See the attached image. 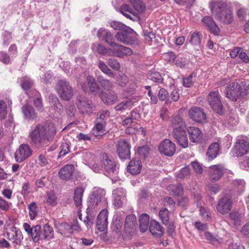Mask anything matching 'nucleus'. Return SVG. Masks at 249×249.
<instances>
[{
    "label": "nucleus",
    "mask_w": 249,
    "mask_h": 249,
    "mask_svg": "<svg viewBox=\"0 0 249 249\" xmlns=\"http://www.w3.org/2000/svg\"><path fill=\"white\" fill-rule=\"evenodd\" d=\"M171 125L173 130L186 127L184 122L181 116L179 115H176L173 117Z\"/></svg>",
    "instance_id": "obj_37"
},
{
    "label": "nucleus",
    "mask_w": 249,
    "mask_h": 249,
    "mask_svg": "<svg viewBox=\"0 0 249 249\" xmlns=\"http://www.w3.org/2000/svg\"><path fill=\"white\" fill-rule=\"evenodd\" d=\"M189 42L195 46H198L201 43V35L197 31H195L191 34Z\"/></svg>",
    "instance_id": "obj_46"
},
{
    "label": "nucleus",
    "mask_w": 249,
    "mask_h": 249,
    "mask_svg": "<svg viewBox=\"0 0 249 249\" xmlns=\"http://www.w3.org/2000/svg\"><path fill=\"white\" fill-rule=\"evenodd\" d=\"M56 228L58 229L59 232L67 237L69 236L71 234V226L67 223L59 224Z\"/></svg>",
    "instance_id": "obj_42"
},
{
    "label": "nucleus",
    "mask_w": 249,
    "mask_h": 249,
    "mask_svg": "<svg viewBox=\"0 0 249 249\" xmlns=\"http://www.w3.org/2000/svg\"><path fill=\"white\" fill-rule=\"evenodd\" d=\"M21 111L24 118L29 121L34 120L36 118L34 109L29 105H24L21 108Z\"/></svg>",
    "instance_id": "obj_33"
},
{
    "label": "nucleus",
    "mask_w": 249,
    "mask_h": 249,
    "mask_svg": "<svg viewBox=\"0 0 249 249\" xmlns=\"http://www.w3.org/2000/svg\"><path fill=\"white\" fill-rule=\"evenodd\" d=\"M97 81L105 90H109L113 88L114 84L113 82L107 79L104 78L103 76H99L97 78Z\"/></svg>",
    "instance_id": "obj_43"
},
{
    "label": "nucleus",
    "mask_w": 249,
    "mask_h": 249,
    "mask_svg": "<svg viewBox=\"0 0 249 249\" xmlns=\"http://www.w3.org/2000/svg\"><path fill=\"white\" fill-rule=\"evenodd\" d=\"M109 116V112L108 110H102L98 113L96 121L106 124V120L108 118Z\"/></svg>",
    "instance_id": "obj_55"
},
{
    "label": "nucleus",
    "mask_w": 249,
    "mask_h": 249,
    "mask_svg": "<svg viewBox=\"0 0 249 249\" xmlns=\"http://www.w3.org/2000/svg\"><path fill=\"white\" fill-rule=\"evenodd\" d=\"M138 100V97H134L124 101L116 106L115 108L117 111H123L132 107L134 103L137 102Z\"/></svg>",
    "instance_id": "obj_35"
},
{
    "label": "nucleus",
    "mask_w": 249,
    "mask_h": 249,
    "mask_svg": "<svg viewBox=\"0 0 249 249\" xmlns=\"http://www.w3.org/2000/svg\"><path fill=\"white\" fill-rule=\"evenodd\" d=\"M110 55L120 58L130 56L133 53V51L130 48L116 42L110 48Z\"/></svg>",
    "instance_id": "obj_11"
},
{
    "label": "nucleus",
    "mask_w": 249,
    "mask_h": 249,
    "mask_svg": "<svg viewBox=\"0 0 249 249\" xmlns=\"http://www.w3.org/2000/svg\"><path fill=\"white\" fill-rule=\"evenodd\" d=\"M232 191H230L229 193L226 191L224 196L218 200L216 209L219 213L224 214L231 210L232 206Z\"/></svg>",
    "instance_id": "obj_5"
},
{
    "label": "nucleus",
    "mask_w": 249,
    "mask_h": 249,
    "mask_svg": "<svg viewBox=\"0 0 249 249\" xmlns=\"http://www.w3.org/2000/svg\"><path fill=\"white\" fill-rule=\"evenodd\" d=\"M159 150L161 154L167 156H172L175 153L176 146L170 140L165 139L160 143Z\"/></svg>",
    "instance_id": "obj_16"
},
{
    "label": "nucleus",
    "mask_w": 249,
    "mask_h": 249,
    "mask_svg": "<svg viewBox=\"0 0 249 249\" xmlns=\"http://www.w3.org/2000/svg\"><path fill=\"white\" fill-rule=\"evenodd\" d=\"M159 216L162 220L163 223H168L169 220V212L166 209H162L159 212Z\"/></svg>",
    "instance_id": "obj_52"
},
{
    "label": "nucleus",
    "mask_w": 249,
    "mask_h": 249,
    "mask_svg": "<svg viewBox=\"0 0 249 249\" xmlns=\"http://www.w3.org/2000/svg\"><path fill=\"white\" fill-rule=\"evenodd\" d=\"M233 185L234 187V190L240 194L243 192L245 187V182L242 179H235L233 182Z\"/></svg>",
    "instance_id": "obj_49"
},
{
    "label": "nucleus",
    "mask_w": 249,
    "mask_h": 249,
    "mask_svg": "<svg viewBox=\"0 0 249 249\" xmlns=\"http://www.w3.org/2000/svg\"><path fill=\"white\" fill-rule=\"evenodd\" d=\"M29 216L31 220H34L38 214L36 204L35 202H32L28 205Z\"/></svg>",
    "instance_id": "obj_50"
},
{
    "label": "nucleus",
    "mask_w": 249,
    "mask_h": 249,
    "mask_svg": "<svg viewBox=\"0 0 249 249\" xmlns=\"http://www.w3.org/2000/svg\"><path fill=\"white\" fill-rule=\"evenodd\" d=\"M226 90V96L232 101H236L239 98H244L247 95L246 91L241 90V86L237 82L229 84Z\"/></svg>",
    "instance_id": "obj_7"
},
{
    "label": "nucleus",
    "mask_w": 249,
    "mask_h": 249,
    "mask_svg": "<svg viewBox=\"0 0 249 249\" xmlns=\"http://www.w3.org/2000/svg\"><path fill=\"white\" fill-rule=\"evenodd\" d=\"M148 78L154 82L161 83L163 81L161 74L159 72L155 71H151Z\"/></svg>",
    "instance_id": "obj_51"
},
{
    "label": "nucleus",
    "mask_w": 249,
    "mask_h": 249,
    "mask_svg": "<svg viewBox=\"0 0 249 249\" xmlns=\"http://www.w3.org/2000/svg\"><path fill=\"white\" fill-rule=\"evenodd\" d=\"M76 105L80 112L82 114L91 113L94 109V106L91 102L81 95L76 97Z\"/></svg>",
    "instance_id": "obj_9"
},
{
    "label": "nucleus",
    "mask_w": 249,
    "mask_h": 249,
    "mask_svg": "<svg viewBox=\"0 0 249 249\" xmlns=\"http://www.w3.org/2000/svg\"><path fill=\"white\" fill-rule=\"evenodd\" d=\"M200 214L203 218L207 221H209L211 218V212L205 207L201 206L199 208Z\"/></svg>",
    "instance_id": "obj_56"
},
{
    "label": "nucleus",
    "mask_w": 249,
    "mask_h": 249,
    "mask_svg": "<svg viewBox=\"0 0 249 249\" xmlns=\"http://www.w3.org/2000/svg\"><path fill=\"white\" fill-rule=\"evenodd\" d=\"M219 150V144L218 142L212 143L209 147L206 156L209 160H213L216 158Z\"/></svg>",
    "instance_id": "obj_34"
},
{
    "label": "nucleus",
    "mask_w": 249,
    "mask_h": 249,
    "mask_svg": "<svg viewBox=\"0 0 249 249\" xmlns=\"http://www.w3.org/2000/svg\"><path fill=\"white\" fill-rule=\"evenodd\" d=\"M231 219L235 225H239L241 222V214L237 212H232L229 214Z\"/></svg>",
    "instance_id": "obj_53"
},
{
    "label": "nucleus",
    "mask_w": 249,
    "mask_h": 249,
    "mask_svg": "<svg viewBox=\"0 0 249 249\" xmlns=\"http://www.w3.org/2000/svg\"><path fill=\"white\" fill-rule=\"evenodd\" d=\"M196 79V74L192 73L183 79V85L185 87H191Z\"/></svg>",
    "instance_id": "obj_48"
},
{
    "label": "nucleus",
    "mask_w": 249,
    "mask_h": 249,
    "mask_svg": "<svg viewBox=\"0 0 249 249\" xmlns=\"http://www.w3.org/2000/svg\"><path fill=\"white\" fill-rule=\"evenodd\" d=\"M32 153V151L28 144H21L15 154L17 161L21 162L29 158Z\"/></svg>",
    "instance_id": "obj_15"
},
{
    "label": "nucleus",
    "mask_w": 249,
    "mask_h": 249,
    "mask_svg": "<svg viewBox=\"0 0 249 249\" xmlns=\"http://www.w3.org/2000/svg\"><path fill=\"white\" fill-rule=\"evenodd\" d=\"M56 133V128L53 124H38L30 133L31 142L36 147L48 145L53 141Z\"/></svg>",
    "instance_id": "obj_1"
},
{
    "label": "nucleus",
    "mask_w": 249,
    "mask_h": 249,
    "mask_svg": "<svg viewBox=\"0 0 249 249\" xmlns=\"http://www.w3.org/2000/svg\"><path fill=\"white\" fill-rule=\"evenodd\" d=\"M215 18L224 23L230 24L233 20L232 11L227 7Z\"/></svg>",
    "instance_id": "obj_27"
},
{
    "label": "nucleus",
    "mask_w": 249,
    "mask_h": 249,
    "mask_svg": "<svg viewBox=\"0 0 249 249\" xmlns=\"http://www.w3.org/2000/svg\"><path fill=\"white\" fill-rule=\"evenodd\" d=\"M99 96L102 101L107 105L113 104L118 100V95L114 91H110L108 93L101 91L100 92Z\"/></svg>",
    "instance_id": "obj_23"
},
{
    "label": "nucleus",
    "mask_w": 249,
    "mask_h": 249,
    "mask_svg": "<svg viewBox=\"0 0 249 249\" xmlns=\"http://www.w3.org/2000/svg\"><path fill=\"white\" fill-rule=\"evenodd\" d=\"M149 231L156 237H160L163 234V229L159 223L155 220H152L149 226Z\"/></svg>",
    "instance_id": "obj_31"
},
{
    "label": "nucleus",
    "mask_w": 249,
    "mask_h": 249,
    "mask_svg": "<svg viewBox=\"0 0 249 249\" xmlns=\"http://www.w3.org/2000/svg\"><path fill=\"white\" fill-rule=\"evenodd\" d=\"M48 100L52 110L59 114L63 112V107L56 95H50L48 97Z\"/></svg>",
    "instance_id": "obj_24"
},
{
    "label": "nucleus",
    "mask_w": 249,
    "mask_h": 249,
    "mask_svg": "<svg viewBox=\"0 0 249 249\" xmlns=\"http://www.w3.org/2000/svg\"><path fill=\"white\" fill-rule=\"evenodd\" d=\"M95 126L92 130V134L97 139H100L105 133L104 127L105 126V123H100L96 121Z\"/></svg>",
    "instance_id": "obj_36"
},
{
    "label": "nucleus",
    "mask_w": 249,
    "mask_h": 249,
    "mask_svg": "<svg viewBox=\"0 0 249 249\" xmlns=\"http://www.w3.org/2000/svg\"><path fill=\"white\" fill-rule=\"evenodd\" d=\"M6 237L13 243L19 245L23 239L21 231L15 227H12L6 232Z\"/></svg>",
    "instance_id": "obj_20"
},
{
    "label": "nucleus",
    "mask_w": 249,
    "mask_h": 249,
    "mask_svg": "<svg viewBox=\"0 0 249 249\" xmlns=\"http://www.w3.org/2000/svg\"><path fill=\"white\" fill-rule=\"evenodd\" d=\"M30 235L31 236L33 241L35 243H40L43 241L41 228L39 225L32 227V231Z\"/></svg>",
    "instance_id": "obj_32"
},
{
    "label": "nucleus",
    "mask_w": 249,
    "mask_h": 249,
    "mask_svg": "<svg viewBox=\"0 0 249 249\" xmlns=\"http://www.w3.org/2000/svg\"><path fill=\"white\" fill-rule=\"evenodd\" d=\"M108 65L115 71H119L120 65L118 61L115 58H109L107 61Z\"/></svg>",
    "instance_id": "obj_58"
},
{
    "label": "nucleus",
    "mask_w": 249,
    "mask_h": 249,
    "mask_svg": "<svg viewBox=\"0 0 249 249\" xmlns=\"http://www.w3.org/2000/svg\"><path fill=\"white\" fill-rule=\"evenodd\" d=\"M132 5L134 11L137 13L143 12L145 9V5L142 0H128Z\"/></svg>",
    "instance_id": "obj_40"
},
{
    "label": "nucleus",
    "mask_w": 249,
    "mask_h": 249,
    "mask_svg": "<svg viewBox=\"0 0 249 249\" xmlns=\"http://www.w3.org/2000/svg\"><path fill=\"white\" fill-rule=\"evenodd\" d=\"M139 115L135 111H132L131 113V117H128L122 122V124L124 126H129L134 121L139 118Z\"/></svg>",
    "instance_id": "obj_47"
},
{
    "label": "nucleus",
    "mask_w": 249,
    "mask_h": 249,
    "mask_svg": "<svg viewBox=\"0 0 249 249\" xmlns=\"http://www.w3.org/2000/svg\"><path fill=\"white\" fill-rule=\"evenodd\" d=\"M97 36L101 40L105 41L110 47L115 43L111 33L105 29H100L97 32Z\"/></svg>",
    "instance_id": "obj_25"
},
{
    "label": "nucleus",
    "mask_w": 249,
    "mask_h": 249,
    "mask_svg": "<svg viewBox=\"0 0 249 249\" xmlns=\"http://www.w3.org/2000/svg\"><path fill=\"white\" fill-rule=\"evenodd\" d=\"M249 150V143L244 140L237 141L231 150L232 156H242L248 153Z\"/></svg>",
    "instance_id": "obj_14"
},
{
    "label": "nucleus",
    "mask_w": 249,
    "mask_h": 249,
    "mask_svg": "<svg viewBox=\"0 0 249 249\" xmlns=\"http://www.w3.org/2000/svg\"><path fill=\"white\" fill-rule=\"evenodd\" d=\"M224 168L221 165H213L210 167L209 176L210 180L213 182H216L222 177L224 173Z\"/></svg>",
    "instance_id": "obj_18"
},
{
    "label": "nucleus",
    "mask_w": 249,
    "mask_h": 249,
    "mask_svg": "<svg viewBox=\"0 0 249 249\" xmlns=\"http://www.w3.org/2000/svg\"><path fill=\"white\" fill-rule=\"evenodd\" d=\"M187 130L191 142L198 143L200 141L202 137V134L199 128L195 126H190L188 127Z\"/></svg>",
    "instance_id": "obj_26"
},
{
    "label": "nucleus",
    "mask_w": 249,
    "mask_h": 249,
    "mask_svg": "<svg viewBox=\"0 0 249 249\" xmlns=\"http://www.w3.org/2000/svg\"><path fill=\"white\" fill-rule=\"evenodd\" d=\"M110 26L116 30H120L122 31L123 30L127 28V27L123 24L122 23L116 21H113L110 23Z\"/></svg>",
    "instance_id": "obj_57"
},
{
    "label": "nucleus",
    "mask_w": 249,
    "mask_h": 249,
    "mask_svg": "<svg viewBox=\"0 0 249 249\" xmlns=\"http://www.w3.org/2000/svg\"><path fill=\"white\" fill-rule=\"evenodd\" d=\"M120 11L124 16L131 20L135 21L139 18L138 14L127 4H122L120 8Z\"/></svg>",
    "instance_id": "obj_22"
},
{
    "label": "nucleus",
    "mask_w": 249,
    "mask_h": 249,
    "mask_svg": "<svg viewBox=\"0 0 249 249\" xmlns=\"http://www.w3.org/2000/svg\"><path fill=\"white\" fill-rule=\"evenodd\" d=\"M92 49L99 54L110 56V48L107 49L100 44H93L92 46Z\"/></svg>",
    "instance_id": "obj_44"
},
{
    "label": "nucleus",
    "mask_w": 249,
    "mask_h": 249,
    "mask_svg": "<svg viewBox=\"0 0 249 249\" xmlns=\"http://www.w3.org/2000/svg\"><path fill=\"white\" fill-rule=\"evenodd\" d=\"M138 35L131 28H126L122 31L118 32L115 37L116 40L124 44H137L139 43Z\"/></svg>",
    "instance_id": "obj_4"
},
{
    "label": "nucleus",
    "mask_w": 249,
    "mask_h": 249,
    "mask_svg": "<svg viewBox=\"0 0 249 249\" xmlns=\"http://www.w3.org/2000/svg\"><path fill=\"white\" fill-rule=\"evenodd\" d=\"M84 189L82 187H77L74 191L73 200L77 207L80 206L82 204V197Z\"/></svg>",
    "instance_id": "obj_38"
},
{
    "label": "nucleus",
    "mask_w": 249,
    "mask_h": 249,
    "mask_svg": "<svg viewBox=\"0 0 249 249\" xmlns=\"http://www.w3.org/2000/svg\"><path fill=\"white\" fill-rule=\"evenodd\" d=\"M122 226V223L118 219L114 220L111 226V229L113 232L119 233L120 232Z\"/></svg>",
    "instance_id": "obj_59"
},
{
    "label": "nucleus",
    "mask_w": 249,
    "mask_h": 249,
    "mask_svg": "<svg viewBox=\"0 0 249 249\" xmlns=\"http://www.w3.org/2000/svg\"><path fill=\"white\" fill-rule=\"evenodd\" d=\"M107 210L103 209L97 216L96 226L100 231H105L107 228Z\"/></svg>",
    "instance_id": "obj_21"
},
{
    "label": "nucleus",
    "mask_w": 249,
    "mask_h": 249,
    "mask_svg": "<svg viewBox=\"0 0 249 249\" xmlns=\"http://www.w3.org/2000/svg\"><path fill=\"white\" fill-rule=\"evenodd\" d=\"M101 157L105 174L108 177L117 175L118 173V166L117 163L111 160L109 156L105 153H102Z\"/></svg>",
    "instance_id": "obj_6"
},
{
    "label": "nucleus",
    "mask_w": 249,
    "mask_h": 249,
    "mask_svg": "<svg viewBox=\"0 0 249 249\" xmlns=\"http://www.w3.org/2000/svg\"><path fill=\"white\" fill-rule=\"evenodd\" d=\"M105 194L104 189L94 188L92 194L89 198L87 210L97 211L105 207L107 205V200L105 197Z\"/></svg>",
    "instance_id": "obj_2"
},
{
    "label": "nucleus",
    "mask_w": 249,
    "mask_h": 249,
    "mask_svg": "<svg viewBox=\"0 0 249 249\" xmlns=\"http://www.w3.org/2000/svg\"><path fill=\"white\" fill-rule=\"evenodd\" d=\"M127 171L131 174L139 173L142 169V163L138 158L131 160L127 167Z\"/></svg>",
    "instance_id": "obj_30"
},
{
    "label": "nucleus",
    "mask_w": 249,
    "mask_h": 249,
    "mask_svg": "<svg viewBox=\"0 0 249 249\" xmlns=\"http://www.w3.org/2000/svg\"><path fill=\"white\" fill-rule=\"evenodd\" d=\"M140 228L142 232L145 231L148 228L149 216L146 213H143L140 217Z\"/></svg>",
    "instance_id": "obj_41"
},
{
    "label": "nucleus",
    "mask_w": 249,
    "mask_h": 249,
    "mask_svg": "<svg viewBox=\"0 0 249 249\" xmlns=\"http://www.w3.org/2000/svg\"><path fill=\"white\" fill-rule=\"evenodd\" d=\"M74 171V166L72 164H67L62 167L59 171V177L64 180L71 178Z\"/></svg>",
    "instance_id": "obj_29"
},
{
    "label": "nucleus",
    "mask_w": 249,
    "mask_h": 249,
    "mask_svg": "<svg viewBox=\"0 0 249 249\" xmlns=\"http://www.w3.org/2000/svg\"><path fill=\"white\" fill-rule=\"evenodd\" d=\"M209 7L212 14L215 18L228 7L223 0H211L209 2Z\"/></svg>",
    "instance_id": "obj_19"
},
{
    "label": "nucleus",
    "mask_w": 249,
    "mask_h": 249,
    "mask_svg": "<svg viewBox=\"0 0 249 249\" xmlns=\"http://www.w3.org/2000/svg\"><path fill=\"white\" fill-rule=\"evenodd\" d=\"M60 148V156H64L70 152V145L68 143L63 142Z\"/></svg>",
    "instance_id": "obj_61"
},
{
    "label": "nucleus",
    "mask_w": 249,
    "mask_h": 249,
    "mask_svg": "<svg viewBox=\"0 0 249 249\" xmlns=\"http://www.w3.org/2000/svg\"><path fill=\"white\" fill-rule=\"evenodd\" d=\"M178 144L183 148H186L188 145V140L187 134L176 140Z\"/></svg>",
    "instance_id": "obj_64"
},
{
    "label": "nucleus",
    "mask_w": 249,
    "mask_h": 249,
    "mask_svg": "<svg viewBox=\"0 0 249 249\" xmlns=\"http://www.w3.org/2000/svg\"><path fill=\"white\" fill-rule=\"evenodd\" d=\"M143 36L145 40L148 43L152 41L153 39L155 38V34L153 32H149L147 30L143 31Z\"/></svg>",
    "instance_id": "obj_63"
},
{
    "label": "nucleus",
    "mask_w": 249,
    "mask_h": 249,
    "mask_svg": "<svg viewBox=\"0 0 249 249\" xmlns=\"http://www.w3.org/2000/svg\"><path fill=\"white\" fill-rule=\"evenodd\" d=\"M169 190L171 191L173 195L178 196L182 193L183 188L180 184H172L169 186Z\"/></svg>",
    "instance_id": "obj_54"
},
{
    "label": "nucleus",
    "mask_w": 249,
    "mask_h": 249,
    "mask_svg": "<svg viewBox=\"0 0 249 249\" xmlns=\"http://www.w3.org/2000/svg\"><path fill=\"white\" fill-rule=\"evenodd\" d=\"M202 22L209 28L211 33L214 35H218L220 30L212 18L205 16L202 20Z\"/></svg>",
    "instance_id": "obj_28"
},
{
    "label": "nucleus",
    "mask_w": 249,
    "mask_h": 249,
    "mask_svg": "<svg viewBox=\"0 0 249 249\" xmlns=\"http://www.w3.org/2000/svg\"><path fill=\"white\" fill-rule=\"evenodd\" d=\"M186 134H187V133L185 130V128H182L173 131V135L174 138L176 140H177L179 138L182 136H183Z\"/></svg>",
    "instance_id": "obj_60"
},
{
    "label": "nucleus",
    "mask_w": 249,
    "mask_h": 249,
    "mask_svg": "<svg viewBox=\"0 0 249 249\" xmlns=\"http://www.w3.org/2000/svg\"><path fill=\"white\" fill-rule=\"evenodd\" d=\"M136 224V217L134 214H129L126 216L124 224V234H123L124 239L131 238L135 232Z\"/></svg>",
    "instance_id": "obj_8"
},
{
    "label": "nucleus",
    "mask_w": 249,
    "mask_h": 249,
    "mask_svg": "<svg viewBox=\"0 0 249 249\" xmlns=\"http://www.w3.org/2000/svg\"><path fill=\"white\" fill-rule=\"evenodd\" d=\"M98 67L99 69L105 74L110 77H114L115 73L112 71L108 68L106 64L101 60H99L98 61Z\"/></svg>",
    "instance_id": "obj_45"
},
{
    "label": "nucleus",
    "mask_w": 249,
    "mask_h": 249,
    "mask_svg": "<svg viewBox=\"0 0 249 249\" xmlns=\"http://www.w3.org/2000/svg\"><path fill=\"white\" fill-rule=\"evenodd\" d=\"M189 115L194 121L204 123L207 122V117L203 109L195 107L191 108L189 111Z\"/></svg>",
    "instance_id": "obj_17"
},
{
    "label": "nucleus",
    "mask_w": 249,
    "mask_h": 249,
    "mask_svg": "<svg viewBox=\"0 0 249 249\" xmlns=\"http://www.w3.org/2000/svg\"><path fill=\"white\" fill-rule=\"evenodd\" d=\"M205 235L206 239L209 240L211 243L213 245H216L219 243V241L216 237L212 234L210 232H205Z\"/></svg>",
    "instance_id": "obj_62"
},
{
    "label": "nucleus",
    "mask_w": 249,
    "mask_h": 249,
    "mask_svg": "<svg viewBox=\"0 0 249 249\" xmlns=\"http://www.w3.org/2000/svg\"><path fill=\"white\" fill-rule=\"evenodd\" d=\"M55 89L60 98L65 101L71 100L75 93L70 83L65 80H59L55 85Z\"/></svg>",
    "instance_id": "obj_3"
},
{
    "label": "nucleus",
    "mask_w": 249,
    "mask_h": 249,
    "mask_svg": "<svg viewBox=\"0 0 249 249\" xmlns=\"http://www.w3.org/2000/svg\"><path fill=\"white\" fill-rule=\"evenodd\" d=\"M131 146L124 140H120L116 146L117 153L121 159H129L130 156Z\"/></svg>",
    "instance_id": "obj_13"
},
{
    "label": "nucleus",
    "mask_w": 249,
    "mask_h": 249,
    "mask_svg": "<svg viewBox=\"0 0 249 249\" xmlns=\"http://www.w3.org/2000/svg\"><path fill=\"white\" fill-rule=\"evenodd\" d=\"M207 100L210 106L215 112L218 114L222 113L223 105L218 91L211 92L208 95Z\"/></svg>",
    "instance_id": "obj_10"
},
{
    "label": "nucleus",
    "mask_w": 249,
    "mask_h": 249,
    "mask_svg": "<svg viewBox=\"0 0 249 249\" xmlns=\"http://www.w3.org/2000/svg\"><path fill=\"white\" fill-rule=\"evenodd\" d=\"M53 228L46 224L43 226V233H42L43 241H49L53 237Z\"/></svg>",
    "instance_id": "obj_39"
},
{
    "label": "nucleus",
    "mask_w": 249,
    "mask_h": 249,
    "mask_svg": "<svg viewBox=\"0 0 249 249\" xmlns=\"http://www.w3.org/2000/svg\"><path fill=\"white\" fill-rule=\"evenodd\" d=\"M116 83L121 87H124L128 84L125 91L129 94H133L135 93L136 88L137 87L136 83L132 80H129L125 74H119L116 80Z\"/></svg>",
    "instance_id": "obj_12"
}]
</instances>
